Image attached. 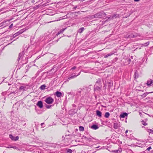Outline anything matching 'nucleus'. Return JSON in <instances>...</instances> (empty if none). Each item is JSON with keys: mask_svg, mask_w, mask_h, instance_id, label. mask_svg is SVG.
I'll list each match as a JSON object with an SVG mask.
<instances>
[{"mask_svg": "<svg viewBox=\"0 0 153 153\" xmlns=\"http://www.w3.org/2000/svg\"><path fill=\"white\" fill-rule=\"evenodd\" d=\"M149 42H147L146 43H145L144 44V45H146V46H147V45H149Z\"/></svg>", "mask_w": 153, "mask_h": 153, "instance_id": "obj_32", "label": "nucleus"}, {"mask_svg": "<svg viewBox=\"0 0 153 153\" xmlns=\"http://www.w3.org/2000/svg\"><path fill=\"white\" fill-rule=\"evenodd\" d=\"M66 136H67L66 135H65V137L64 136H63L62 137L63 139H64H64H65V137H66Z\"/></svg>", "mask_w": 153, "mask_h": 153, "instance_id": "obj_40", "label": "nucleus"}, {"mask_svg": "<svg viewBox=\"0 0 153 153\" xmlns=\"http://www.w3.org/2000/svg\"><path fill=\"white\" fill-rule=\"evenodd\" d=\"M26 86L25 85L21 86L19 88V90L24 91L26 90Z\"/></svg>", "mask_w": 153, "mask_h": 153, "instance_id": "obj_8", "label": "nucleus"}, {"mask_svg": "<svg viewBox=\"0 0 153 153\" xmlns=\"http://www.w3.org/2000/svg\"><path fill=\"white\" fill-rule=\"evenodd\" d=\"M128 60L129 61H131V59H128Z\"/></svg>", "mask_w": 153, "mask_h": 153, "instance_id": "obj_48", "label": "nucleus"}, {"mask_svg": "<svg viewBox=\"0 0 153 153\" xmlns=\"http://www.w3.org/2000/svg\"><path fill=\"white\" fill-rule=\"evenodd\" d=\"M142 128H143V127H143V126H142Z\"/></svg>", "mask_w": 153, "mask_h": 153, "instance_id": "obj_53", "label": "nucleus"}, {"mask_svg": "<svg viewBox=\"0 0 153 153\" xmlns=\"http://www.w3.org/2000/svg\"><path fill=\"white\" fill-rule=\"evenodd\" d=\"M113 54V53H109V54L106 55H105V56H104V57L105 58H107L109 56H111V55H112Z\"/></svg>", "mask_w": 153, "mask_h": 153, "instance_id": "obj_23", "label": "nucleus"}, {"mask_svg": "<svg viewBox=\"0 0 153 153\" xmlns=\"http://www.w3.org/2000/svg\"><path fill=\"white\" fill-rule=\"evenodd\" d=\"M151 149H152L151 147V146H149L148 148H147V149L146 150L149 151Z\"/></svg>", "mask_w": 153, "mask_h": 153, "instance_id": "obj_31", "label": "nucleus"}, {"mask_svg": "<svg viewBox=\"0 0 153 153\" xmlns=\"http://www.w3.org/2000/svg\"><path fill=\"white\" fill-rule=\"evenodd\" d=\"M79 129L80 131H83L84 130V128L82 126H80L79 127Z\"/></svg>", "mask_w": 153, "mask_h": 153, "instance_id": "obj_24", "label": "nucleus"}, {"mask_svg": "<svg viewBox=\"0 0 153 153\" xmlns=\"http://www.w3.org/2000/svg\"><path fill=\"white\" fill-rule=\"evenodd\" d=\"M80 74V72L77 75H72L70 77L68 78V80H69L71 79H73L75 77H76V76H78Z\"/></svg>", "mask_w": 153, "mask_h": 153, "instance_id": "obj_13", "label": "nucleus"}, {"mask_svg": "<svg viewBox=\"0 0 153 153\" xmlns=\"http://www.w3.org/2000/svg\"><path fill=\"white\" fill-rule=\"evenodd\" d=\"M56 95L58 97H60L62 95V93L60 92L57 91L55 93Z\"/></svg>", "mask_w": 153, "mask_h": 153, "instance_id": "obj_12", "label": "nucleus"}, {"mask_svg": "<svg viewBox=\"0 0 153 153\" xmlns=\"http://www.w3.org/2000/svg\"><path fill=\"white\" fill-rule=\"evenodd\" d=\"M96 83L98 84V85L101 84V80L100 79H99L96 81Z\"/></svg>", "mask_w": 153, "mask_h": 153, "instance_id": "obj_21", "label": "nucleus"}, {"mask_svg": "<svg viewBox=\"0 0 153 153\" xmlns=\"http://www.w3.org/2000/svg\"><path fill=\"white\" fill-rule=\"evenodd\" d=\"M24 53H23V52H21L19 54V57L18 58V60H19L21 58H22L23 55H24Z\"/></svg>", "mask_w": 153, "mask_h": 153, "instance_id": "obj_16", "label": "nucleus"}, {"mask_svg": "<svg viewBox=\"0 0 153 153\" xmlns=\"http://www.w3.org/2000/svg\"><path fill=\"white\" fill-rule=\"evenodd\" d=\"M85 138L86 139V140L87 141H88L89 142L92 141V140L94 139L93 138L91 137H85Z\"/></svg>", "mask_w": 153, "mask_h": 153, "instance_id": "obj_10", "label": "nucleus"}, {"mask_svg": "<svg viewBox=\"0 0 153 153\" xmlns=\"http://www.w3.org/2000/svg\"><path fill=\"white\" fill-rule=\"evenodd\" d=\"M66 29V28H63L62 29L60 30L58 32V33L56 34V35L57 36L59 34H60V33H62L63 31Z\"/></svg>", "mask_w": 153, "mask_h": 153, "instance_id": "obj_15", "label": "nucleus"}, {"mask_svg": "<svg viewBox=\"0 0 153 153\" xmlns=\"http://www.w3.org/2000/svg\"><path fill=\"white\" fill-rule=\"evenodd\" d=\"M118 151V150H117L116 151H114V152H117Z\"/></svg>", "mask_w": 153, "mask_h": 153, "instance_id": "obj_42", "label": "nucleus"}, {"mask_svg": "<svg viewBox=\"0 0 153 153\" xmlns=\"http://www.w3.org/2000/svg\"><path fill=\"white\" fill-rule=\"evenodd\" d=\"M101 13L102 14V16L103 15H106V14L105 13L101 12Z\"/></svg>", "mask_w": 153, "mask_h": 153, "instance_id": "obj_34", "label": "nucleus"}, {"mask_svg": "<svg viewBox=\"0 0 153 153\" xmlns=\"http://www.w3.org/2000/svg\"><path fill=\"white\" fill-rule=\"evenodd\" d=\"M149 130L150 131V132L153 134V130L150 129Z\"/></svg>", "mask_w": 153, "mask_h": 153, "instance_id": "obj_36", "label": "nucleus"}, {"mask_svg": "<svg viewBox=\"0 0 153 153\" xmlns=\"http://www.w3.org/2000/svg\"><path fill=\"white\" fill-rule=\"evenodd\" d=\"M141 122H142V124L144 126H146L147 125V123L144 121H142Z\"/></svg>", "mask_w": 153, "mask_h": 153, "instance_id": "obj_27", "label": "nucleus"}, {"mask_svg": "<svg viewBox=\"0 0 153 153\" xmlns=\"http://www.w3.org/2000/svg\"><path fill=\"white\" fill-rule=\"evenodd\" d=\"M101 87H101L96 86L94 88V90H97L99 91H101Z\"/></svg>", "mask_w": 153, "mask_h": 153, "instance_id": "obj_14", "label": "nucleus"}, {"mask_svg": "<svg viewBox=\"0 0 153 153\" xmlns=\"http://www.w3.org/2000/svg\"><path fill=\"white\" fill-rule=\"evenodd\" d=\"M9 137L12 140L14 141H16L19 139V137L18 136L14 137L12 134L9 135Z\"/></svg>", "mask_w": 153, "mask_h": 153, "instance_id": "obj_4", "label": "nucleus"}, {"mask_svg": "<svg viewBox=\"0 0 153 153\" xmlns=\"http://www.w3.org/2000/svg\"><path fill=\"white\" fill-rule=\"evenodd\" d=\"M45 85H43L41 86L40 88L42 90H43L45 89Z\"/></svg>", "mask_w": 153, "mask_h": 153, "instance_id": "obj_26", "label": "nucleus"}, {"mask_svg": "<svg viewBox=\"0 0 153 153\" xmlns=\"http://www.w3.org/2000/svg\"><path fill=\"white\" fill-rule=\"evenodd\" d=\"M6 23V22H3L0 24V27H4L5 26V25L3 26L4 25V24Z\"/></svg>", "mask_w": 153, "mask_h": 153, "instance_id": "obj_22", "label": "nucleus"}, {"mask_svg": "<svg viewBox=\"0 0 153 153\" xmlns=\"http://www.w3.org/2000/svg\"><path fill=\"white\" fill-rule=\"evenodd\" d=\"M73 151L72 150L70 149H68L67 150V152L68 153H71Z\"/></svg>", "mask_w": 153, "mask_h": 153, "instance_id": "obj_28", "label": "nucleus"}, {"mask_svg": "<svg viewBox=\"0 0 153 153\" xmlns=\"http://www.w3.org/2000/svg\"><path fill=\"white\" fill-rule=\"evenodd\" d=\"M151 153H153V150L151 152Z\"/></svg>", "mask_w": 153, "mask_h": 153, "instance_id": "obj_47", "label": "nucleus"}, {"mask_svg": "<svg viewBox=\"0 0 153 153\" xmlns=\"http://www.w3.org/2000/svg\"><path fill=\"white\" fill-rule=\"evenodd\" d=\"M120 126V123H114L113 127L115 129H117Z\"/></svg>", "mask_w": 153, "mask_h": 153, "instance_id": "obj_6", "label": "nucleus"}, {"mask_svg": "<svg viewBox=\"0 0 153 153\" xmlns=\"http://www.w3.org/2000/svg\"><path fill=\"white\" fill-rule=\"evenodd\" d=\"M134 77L135 78H137L138 77V74L137 73V71H136L134 73Z\"/></svg>", "mask_w": 153, "mask_h": 153, "instance_id": "obj_25", "label": "nucleus"}, {"mask_svg": "<svg viewBox=\"0 0 153 153\" xmlns=\"http://www.w3.org/2000/svg\"><path fill=\"white\" fill-rule=\"evenodd\" d=\"M22 124H23L24 121H22Z\"/></svg>", "mask_w": 153, "mask_h": 153, "instance_id": "obj_49", "label": "nucleus"}, {"mask_svg": "<svg viewBox=\"0 0 153 153\" xmlns=\"http://www.w3.org/2000/svg\"><path fill=\"white\" fill-rule=\"evenodd\" d=\"M128 114L126 113H124L120 115V118H124L125 117L127 116Z\"/></svg>", "mask_w": 153, "mask_h": 153, "instance_id": "obj_9", "label": "nucleus"}, {"mask_svg": "<svg viewBox=\"0 0 153 153\" xmlns=\"http://www.w3.org/2000/svg\"><path fill=\"white\" fill-rule=\"evenodd\" d=\"M76 111H74V113H76Z\"/></svg>", "mask_w": 153, "mask_h": 153, "instance_id": "obj_51", "label": "nucleus"}, {"mask_svg": "<svg viewBox=\"0 0 153 153\" xmlns=\"http://www.w3.org/2000/svg\"><path fill=\"white\" fill-rule=\"evenodd\" d=\"M153 83V80L152 79H149L147 80L146 84L148 86H150L152 85Z\"/></svg>", "mask_w": 153, "mask_h": 153, "instance_id": "obj_3", "label": "nucleus"}, {"mask_svg": "<svg viewBox=\"0 0 153 153\" xmlns=\"http://www.w3.org/2000/svg\"><path fill=\"white\" fill-rule=\"evenodd\" d=\"M76 68V67L75 66H74L73 67H72V68H71V69L74 70Z\"/></svg>", "mask_w": 153, "mask_h": 153, "instance_id": "obj_33", "label": "nucleus"}, {"mask_svg": "<svg viewBox=\"0 0 153 153\" xmlns=\"http://www.w3.org/2000/svg\"><path fill=\"white\" fill-rule=\"evenodd\" d=\"M22 33V31H19V32L15 33V34H14L13 35V37H15L16 36H17L19 34Z\"/></svg>", "mask_w": 153, "mask_h": 153, "instance_id": "obj_17", "label": "nucleus"}, {"mask_svg": "<svg viewBox=\"0 0 153 153\" xmlns=\"http://www.w3.org/2000/svg\"><path fill=\"white\" fill-rule=\"evenodd\" d=\"M128 132V130H126L125 131V133L126 134Z\"/></svg>", "mask_w": 153, "mask_h": 153, "instance_id": "obj_41", "label": "nucleus"}, {"mask_svg": "<svg viewBox=\"0 0 153 153\" xmlns=\"http://www.w3.org/2000/svg\"><path fill=\"white\" fill-rule=\"evenodd\" d=\"M44 125V123H42L41 124V126H43V125Z\"/></svg>", "mask_w": 153, "mask_h": 153, "instance_id": "obj_39", "label": "nucleus"}, {"mask_svg": "<svg viewBox=\"0 0 153 153\" xmlns=\"http://www.w3.org/2000/svg\"><path fill=\"white\" fill-rule=\"evenodd\" d=\"M11 147L15 149H16V148H17V147L16 146L12 147Z\"/></svg>", "mask_w": 153, "mask_h": 153, "instance_id": "obj_38", "label": "nucleus"}, {"mask_svg": "<svg viewBox=\"0 0 153 153\" xmlns=\"http://www.w3.org/2000/svg\"><path fill=\"white\" fill-rule=\"evenodd\" d=\"M110 116V114L108 112H106L105 114V117L106 118H108Z\"/></svg>", "mask_w": 153, "mask_h": 153, "instance_id": "obj_19", "label": "nucleus"}, {"mask_svg": "<svg viewBox=\"0 0 153 153\" xmlns=\"http://www.w3.org/2000/svg\"><path fill=\"white\" fill-rule=\"evenodd\" d=\"M118 16H119L117 14H115L114 15L112 16V18H113L114 17H115L116 18V17H117Z\"/></svg>", "mask_w": 153, "mask_h": 153, "instance_id": "obj_29", "label": "nucleus"}, {"mask_svg": "<svg viewBox=\"0 0 153 153\" xmlns=\"http://www.w3.org/2000/svg\"><path fill=\"white\" fill-rule=\"evenodd\" d=\"M84 30V28L82 27L79 28L78 30V32L80 33H81Z\"/></svg>", "mask_w": 153, "mask_h": 153, "instance_id": "obj_18", "label": "nucleus"}, {"mask_svg": "<svg viewBox=\"0 0 153 153\" xmlns=\"http://www.w3.org/2000/svg\"><path fill=\"white\" fill-rule=\"evenodd\" d=\"M91 128L93 129L96 130L99 127L96 125H93L91 126Z\"/></svg>", "mask_w": 153, "mask_h": 153, "instance_id": "obj_11", "label": "nucleus"}, {"mask_svg": "<svg viewBox=\"0 0 153 153\" xmlns=\"http://www.w3.org/2000/svg\"><path fill=\"white\" fill-rule=\"evenodd\" d=\"M102 16V14L101 12L97 13L92 16L93 18H100Z\"/></svg>", "mask_w": 153, "mask_h": 153, "instance_id": "obj_2", "label": "nucleus"}, {"mask_svg": "<svg viewBox=\"0 0 153 153\" xmlns=\"http://www.w3.org/2000/svg\"><path fill=\"white\" fill-rule=\"evenodd\" d=\"M111 17V16H110V17H108V19H110Z\"/></svg>", "mask_w": 153, "mask_h": 153, "instance_id": "obj_46", "label": "nucleus"}, {"mask_svg": "<svg viewBox=\"0 0 153 153\" xmlns=\"http://www.w3.org/2000/svg\"><path fill=\"white\" fill-rule=\"evenodd\" d=\"M96 114L97 116L100 117H102V113L99 110H97L96 111Z\"/></svg>", "mask_w": 153, "mask_h": 153, "instance_id": "obj_7", "label": "nucleus"}, {"mask_svg": "<svg viewBox=\"0 0 153 153\" xmlns=\"http://www.w3.org/2000/svg\"><path fill=\"white\" fill-rule=\"evenodd\" d=\"M4 94V93H2V95H4V94Z\"/></svg>", "mask_w": 153, "mask_h": 153, "instance_id": "obj_52", "label": "nucleus"}, {"mask_svg": "<svg viewBox=\"0 0 153 153\" xmlns=\"http://www.w3.org/2000/svg\"><path fill=\"white\" fill-rule=\"evenodd\" d=\"M72 106L73 107H76V105H75L74 104H73L72 105Z\"/></svg>", "mask_w": 153, "mask_h": 153, "instance_id": "obj_37", "label": "nucleus"}, {"mask_svg": "<svg viewBox=\"0 0 153 153\" xmlns=\"http://www.w3.org/2000/svg\"><path fill=\"white\" fill-rule=\"evenodd\" d=\"M13 24H11L9 26V28H11V27H12L13 26Z\"/></svg>", "mask_w": 153, "mask_h": 153, "instance_id": "obj_35", "label": "nucleus"}, {"mask_svg": "<svg viewBox=\"0 0 153 153\" xmlns=\"http://www.w3.org/2000/svg\"><path fill=\"white\" fill-rule=\"evenodd\" d=\"M140 0H134V1H139Z\"/></svg>", "mask_w": 153, "mask_h": 153, "instance_id": "obj_43", "label": "nucleus"}, {"mask_svg": "<svg viewBox=\"0 0 153 153\" xmlns=\"http://www.w3.org/2000/svg\"><path fill=\"white\" fill-rule=\"evenodd\" d=\"M78 91L79 93H80L81 92V91H79V90H78Z\"/></svg>", "mask_w": 153, "mask_h": 153, "instance_id": "obj_45", "label": "nucleus"}, {"mask_svg": "<svg viewBox=\"0 0 153 153\" xmlns=\"http://www.w3.org/2000/svg\"><path fill=\"white\" fill-rule=\"evenodd\" d=\"M137 35L135 36L133 34H131L130 35H129L128 36V37L130 38H133L134 37H136Z\"/></svg>", "mask_w": 153, "mask_h": 153, "instance_id": "obj_20", "label": "nucleus"}, {"mask_svg": "<svg viewBox=\"0 0 153 153\" xmlns=\"http://www.w3.org/2000/svg\"><path fill=\"white\" fill-rule=\"evenodd\" d=\"M0 113H1V112H0Z\"/></svg>", "mask_w": 153, "mask_h": 153, "instance_id": "obj_54", "label": "nucleus"}, {"mask_svg": "<svg viewBox=\"0 0 153 153\" xmlns=\"http://www.w3.org/2000/svg\"><path fill=\"white\" fill-rule=\"evenodd\" d=\"M26 125V123H25L24 124H23V126H25Z\"/></svg>", "mask_w": 153, "mask_h": 153, "instance_id": "obj_44", "label": "nucleus"}, {"mask_svg": "<svg viewBox=\"0 0 153 153\" xmlns=\"http://www.w3.org/2000/svg\"><path fill=\"white\" fill-rule=\"evenodd\" d=\"M54 100L51 97H48L46 99L45 101L48 104H52Z\"/></svg>", "mask_w": 153, "mask_h": 153, "instance_id": "obj_1", "label": "nucleus"}, {"mask_svg": "<svg viewBox=\"0 0 153 153\" xmlns=\"http://www.w3.org/2000/svg\"><path fill=\"white\" fill-rule=\"evenodd\" d=\"M36 105L40 108H42L43 107L42 102L41 101H39L36 104Z\"/></svg>", "mask_w": 153, "mask_h": 153, "instance_id": "obj_5", "label": "nucleus"}, {"mask_svg": "<svg viewBox=\"0 0 153 153\" xmlns=\"http://www.w3.org/2000/svg\"><path fill=\"white\" fill-rule=\"evenodd\" d=\"M51 105H46V107L47 108H51Z\"/></svg>", "mask_w": 153, "mask_h": 153, "instance_id": "obj_30", "label": "nucleus"}, {"mask_svg": "<svg viewBox=\"0 0 153 153\" xmlns=\"http://www.w3.org/2000/svg\"><path fill=\"white\" fill-rule=\"evenodd\" d=\"M14 93V92H11V93Z\"/></svg>", "mask_w": 153, "mask_h": 153, "instance_id": "obj_50", "label": "nucleus"}]
</instances>
